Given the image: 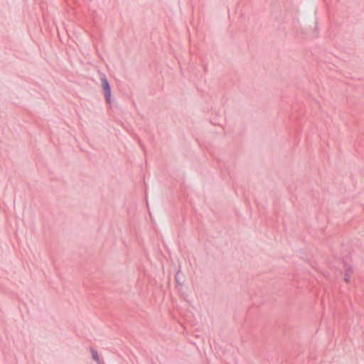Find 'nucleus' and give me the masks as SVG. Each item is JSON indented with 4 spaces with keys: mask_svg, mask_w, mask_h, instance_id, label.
Returning <instances> with one entry per match:
<instances>
[{
    "mask_svg": "<svg viewBox=\"0 0 364 364\" xmlns=\"http://www.w3.org/2000/svg\"><path fill=\"white\" fill-rule=\"evenodd\" d=\"M102 85L103 90H105V95L106 100L107 102H109L110 99H111V90H110V87H109V82H108L107 80L106 79V77H105L103 78H102Z\"/></svg>",
    "mask_w": 364,
    "mask_h": 364,
    "instance_id": "obj_1",
    "label": "nucleus"
},
{
    "mask_svg": "<svg viewBox=\"0 0 364 364\" xmlns=\"http://www.w3.org/2000/svg\"><path fill=\"white\" fill-rule=\"evenodd\" d=\"M92 358L97 361V363H100V358H99V355L97 354V352L95 350H92Z\"/></svg>",
    "mask_w": 364,
    "mask_h": 364,
    "instance_id": "obj_2",
    "label": "nucleus"
}]
</instances>
